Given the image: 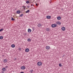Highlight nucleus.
I'll return each instance as SVG.
<instances>
[{"instance_id":"13","label":"nucleus","mask_w":73,"mask_h":73,"mask_svg":"<svg viewBox=\"0 0 73 73\" xmlns=\"http://www.w3.org/2000/svg\"><path fill=\"white\" fill-rule=\"evenodd\" d=\"M56 23L57 24H58V25H60L61 24V22H57Z\"/></svg>"},{"instance_id":"18","label":"nucleus","mask_w":73,"mask_h":73,"mask_svg":"<svg viewBox=\"0 0 73 73\" xmlns=\"http://www.w3.org/2000/svg\"><path fill=\"white\" fill-rule=\"evenodd\" d=\"M29 12H30V11L29 10H28L26 12V13H29Z\"/></svg>"},{"instance_id":"25","label":"nucleus","mask_w":73,"mask_h":73,"mask_svg":"<svg viewBox=\"0 0 73 73\" xmlns=\"http://www.w3.org/2000/svg\"><path fill=\"white\" fill-rule=\"evenodd\" d=\"M59 66H60V67H61L62 66L61 65V64L60 63L59 64Z\"/></svg>"},{"instance_id":"24","label":"nucleus","mask_w":73,"mask_h":73,"mask_svg":"<svg viewBox=\"0 0 73 73\" xmlns=\"http://www.w3.org/2000/svg\"><path fill=\"white\" fill-rule=\"evenodd\" d=\"M21 48L20 47L19 48L18 50H21Z\"/></svg>"},{"instance_id":"27","label":"nucleus","mask_w":73,"mask_h":73,"mask_svg":"<svg viewBox=\"0 0 73 73\" xmlns=\"http://www.w3.org/2000/svg\"><path fill=\"white\" fill-rule=\"evenodd\" d=\"M23 7V8H24V9H25V8H26V6H24Z\"/></svg>"},{"instance_id":"12","label":"nucleus","mask_w":73,"mask_h":73,"mask_svg":"<svg viewBox=\"0 0 73 73\" xmlns=\"http://www.w3.org/2000/svg\"><path fill=\"white\" fill-rule=\"evenodd\" d=\"M57 19L58 20H60L61 19V17H60V16L58 17H57Z\"/></svg>"},{"instance_id":"10","label":"nucleus","mask_w":73,"mask_h":73,"mask_svg":"<svg viewBox=\"0 0 73 73\" xmlns=\"http://www.w3.org/2000/svg\"><path fill=\"white\" fill-rule=\"evenodd\" d=\"M32 31V30L30 29H29L28 30V32L29 33H31V32Z\"/></svg>"},{"instance_id":"14","label":"nucleus","mask_w":73,"mask_h":73,"mask_svg":"<svg viewBox=\"0 0 73 73\" xmlns=\"http://www.w3.org/2000/svg\"><path fill=\"white\" fill-rule=\"evenodd\" d=\"M11 46L12 48H15V45L13 44H12Z\"/></svg>"},{"instance_id":"29","label":"nucleus","mask_w":73,"mask_h":73,"mask_svg":"<svg viewBox=\"0 0 73 73\" xmlns=\"http://www.w3.org/2000/svg\"><path fill=\"white\" fill-rule=\"evenodd\" d=\"M8 66H7L6 67H5V68H8Z\"/></svg>"},{"instance_id":"8","label":"nucleus","mask_w":73,"mask_h":73,"mask_svg":"<svg viewBox=\"0 0 73 73\" xmlns=\"http://www.w3.org/2000/svg\"><path fill=\"white\" fill-rule=\"evenodd\" d=\"M7 61H8V60L6 59H5L3 60V62H4V63H5L6 62H7Z\"/></svg>"},{"instance_id":"26","label":"nucleus","mask_w":73,"mask_h":73,"mask_svg":"<svg viewBox=\"0 0 73 73\" xmlns=\"http://www.w3.org/2000/svg\"><path fill=\"white\" fill-rule=\"evenodd\" d=\"M3 31V29H0V32H1Z\"/></svg>"},{"instance_id":"5","label":"nucleus","mask_w":73,"mask_h":73,"mask_svg":"<svg viewBox=\"0 0 73 73\" xmlns=\"http://www.w3.org/2000/svg\"><path fill=\"white\" fill-rule=\"evenodd\" d=\"M46 17L47 19H50L51 18V16H46Z\"/></svg>"},{"instance_id":"1","label":"nucleus","mask_w":73,"mask_h":73,"mask_svg":"<svg viewBox=\"0 0 73 73\" xmlns=\"http://www.w3.org/2000/svg\"><path fill=\"white\" fill-rule=\"evenodd\" d=\"M37 64L38 66H41L42 65V63L41 62H38L37 63Z\"/></svg>"},{"instance_id":"35","label":"nucleus","mask_w":73,"mask_h":73,"mask_svg":"<svg viewBox=\"0 0 73 73\" xmlns=\"http://www.w3.org/2000/svg\"><path fill=\"white\" fill-rule=\"evenodd\" d=\"M15 60H16V58H15Z\"/></svg>"},{"instance_id":"36","label":"nucleus","mask_w":73,"mask_h":73,"mask_svg":"<svg viewBox=\"0 0 73 73\" xmlns=\"http://www.w3.org/2000/svg\"><path fill=\"white\" fill-rule=\"evenodd\" d=\"M61 10H63V9L62 8V9H61Z\"/></svg>"},{"instance_id":"19","label":"nucleus","mask_w":73,"mask_h":73,"mask_svg":"<svg viewBox=\"0 0 73 73\" xmlns=\"http://www.w3.org/2000/svg\"><path fill=\"white\" fill-rule=\"evenodd\" d=\"M41 26V25L40 24H39L38 25V27H40Z\"/></svg>"},{"instance_id":"4","label":"nucleus","mask_w":73,"mask_h":73,"mask_svg":"<svg viewBox=\"0 0 73 73\" xmlns=\"http://www.w3.org/2000/svg\"><path fill=\"white\" fill-rule=\"evenodd\" d=\"M29 51V49L28 48H27L25 50V52H28Z\"/></svg>"},{"instance_id":"21","label":"nucleus","mask_w":73,"mask_h":73,"mask_svg":"<svg viewBox=\"0 0 73 73\" xmlns=\"http://www.w3.org/2000/svg\"><path fill=\"white\" fill-rule=\"evenodd\" d=\"M23 15H24L22 13L21 15H20L19 16L20 17H23Z\"/></svg>"},{"instance_id":"9","label":"nucleus","mask_w":73,"mask_h":73,"mask_svg":"<svg viewBox=\"0 0 73 73\" xmlns=\"http://www.w3.org/2000/svg\"><path fill=\"white\" fill-rule=\"evenodd\" d=\"M7 70V69L5 68V67H4L2 68V70L4 72H5V71H6V70Z\"/></svg>"},{"instance_id":"31","label":"nucleus","mask_w":73,"mask_h":73,"mask_svg":"<svg viewBox=\"0 0 73 73\" xmlns=\"http://www.w3.org/2000/svg\"><path fill=\"white\" fill-rule=\"evenodd\" d=\"M1 73H4V71H2V72H1Z\"/></svg>"},{"instance_id":"3","label":"nucleus","mask_w":73,"mask_h":73,"mask_svg":"<svg viewBox=\"0 0 73 73\" xmlns=\"http://www.w3.org/2000/svg\"><path fill=\"white\" fill-rule=\"evenodd\" d=\"M51 27H52V28H54L55 27H56V25H55L54 24H52V25Z\"/></svg>"},{"instance_id":"38","label":"nucleus","mask_w":73,"mask_h":73,"mask_svg":"<svg viewBox=\"0 0 73 73\" xmlns=\"http://www.w3.org/2000/svg\"><path fill=\"white\" fill-rule=\"evenodd\" d=\"M50 3H51V2H50Z\"/></svg>"},{"instance_id":"32","label":"nucleus","mask_w":73,"mask_h":73,"mask_svg":"<svg viewBox=\"0 0 73 73\" xmlns=\"http://www.w3.org/2000/svg\"><path fill=\"white\" fill-rule=\"evenodd\" d=\"M20 73H24V72H20Z\"/></svg>"},{"instance_id":"20","label":"nucleus","mask_w":73,"mask_h":73,"mask_svg":"<svg viewBox=\"0 0 73 73\" xmlns=\"http://www.w3.org/2000/svg\"><path fill=\"white\" fill-rule=\"evenodd\" d=\"M0 39H1V40L3 39V36H0Z\"/></svg>"},{"instance_id":"17","label":"nucleus","mask_w":73,"mask_h":73,"mask_svg":"<svg viewBox=\"0 0 73 73\" xmlns=\"http://www.w3.org/2000/svg\"><path fill=\"white\" fill-rule=\"evenodd\" d=\"M30 72L31 73H32L33 72V70H30Z\"/></svg>"},{"instance_id":"15","label":"nucleus","mask_w":73,"mask_h":73,"mask_svg":"<svg viewBox=\"0 0 73 73\" xmlns=\"http://www.w3.org/2000/svg\"><path fill=\"white\" fill-rule=\"evenodd\" d=\"M46 31L48 32H49V31H50V29H49V28H47L46 29Z\"/></svg>"},{"instance_id":"22","label":"nucleus","mask_w":73,"mask_h":73,"mask_svg":"<svg viewBox=\"0 0 73 73\" xmlns=\"http://www.w3.org/2000/svg\"><path fill=\"white\" fill-rule=\"evenodd\" d=\"M11 20L12 21H15V19H13V17H12L11 18Z\"/></svg>"},{"instance_id":"33","label":"nucleus","mask_w":73,"mask_h":73,"mask_svg":"<svg viewBox=\"0 0 73 73\" xmlns=\"http://www.w3.org/2000/svg\"><path fill=\"white\" fill-rule=\"evenodd\" d=\"M31 6H33V4H31Z\"/></svg>"},{"instance_id":"11","label":"nucleus","mask_w":73,"mask_h":73,"mask_svg":"<svg viewBox=\"0 0 73 73\" xmlns=\"http://www.w3.org/2000/svg\"><path fill=\"white\" fill-rule=\"evenodd\" d=\"M21 13V11L20 10L17 11V14H19V13Z\"/></svg>"},{"instance_id":"7","label":"nucleus","mask_w":73,"mask_h":73,"mask_svg":"<svg viewBox=\"0 0 73 73\" xmlns=\"http://www.w3.org/2000/svg\"><path fill=\"white\" fill-rule=\"evenodd\" d=\"M61 29L63 31H65V27H62Z\"/></svg>"},{"instance_id":"2","label":"nucleus","mask_w":73,"mask_h":73,"mask_svg":"<svg viewBox=\"0 0 73 73\" xmlns=\"http://www.w3.org/2000/svg\"><path fill=\"white\" fill-rule=\"evenodd\" d=\"M21 69L22 70H24L25 69V67L24 66H22L21 67Z\"/></svg>"},{"instance_id":"30","label":"nucleus","mask_w":73,"mask_h":73,"mask_svg":"<svg viewBox=\"0 0 73 73\" xmlns=\"http://www.w3.org/2000/svg\"><path fill=\"white\" fill-rule=\"evenodd\" d=\"M36 6H37V5H38V4H37V3H36Z\"/></svg>"},{"instance_id":"34","label":"nucleus","mask_w":73,"mask_h":73,"mask_svg":"<svg viewBox=\"0 0 73 73\" xmlns=\"http://www.w3.org/2000/svg\"><path fill=\"white\" fill-rule=\"evenodd\" d=\"M2 56H3V57H4V55H2Z\"/></svg>"},{"instance_id":"16","label":"nucleus","mask_w":73,"mask_h":73,"mask_svg":"<svg viewBox=\"0 0 73 73\" xmlns=\"http://www.w3.org/2000/svg\"><path fill=\"white\" fill-rule=\"evenodd\" d=\"M31 41V39L30 38H28L27 39V41L28 42H29V41Z\"/></svg>"},{"instance_id":"39","label":"nucleus","mask_w":73,"mask_h":73,"mask_svg":"<svg viewBox=\"0 0 73 73\" xmlns=\"http://www.w3.org/2000/svg\"><path fill=\"white\" fill-rule=\"evenodd\" d=\"M64 55H63V57H64Z\"/></svg>"},{"instance_id":"37","label":"nucleus","mask_w":73,"mask_h":73,"mask_svg":"<svg viewBox=\"0 0 73 73\" xmlns=\"http://www.w3.org/2000/svg\"><path fill=\"white\" fill-rule=\"evenodd\" d=\"M28 8H29V6H28Z\"/></svg>"},{"instance_id":"28","label":"nucleus","mask_w":73,"mask_h":73,"mask_svg":"<svg viewBox=\"0 0 73 73\" xmlns=\"http://www.w3.org/2000/svg\"><path fill=\"white\" fill-rule=\"evenodd\" d=\"M27 35V33H25L24 34V35L25 36H26Z\"/></svg>"},{"instance_id":"6","label":"nucleus","mask_w":73,"mask_h":73,"mask_svg":"<svg viewBox=\"0 0 73 73\" xmlns=\"http://www.w3.org/2000/svg\"><path fill=\"white\" fill-rule=\"evenodd\" d=\"M46 49H47V50H49V49H50V47L47 46L46 47Z\"/></svg>"},{"instance_id":"23","label":"nucleus","mask_w":73,"mask_h":73,"mask_svg":"<svg viewBox=\"0 0 73 73\" xmlns=\"http://www.w3.org/2000/svg\"><path fill=\"white\" fill-rule=\"evenodd\" d=\"M26 3L27 4H29V1H26Z\"/></svg>"}]
</instances>
